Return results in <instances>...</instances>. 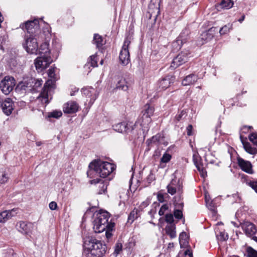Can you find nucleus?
Returning <instances> with one entry per match:
<instances>
[{
	"label": "nucleus",
	"instance_id": "nucleus-1",
	"mask_svg": "<svg viewBox=\"0 0 257 257\" xmlns=\"http://www.w3.org/2000/svg\"><path fill=\"white\" fill-rule=\"evenodd\" d=\"M83 257H102L106 253V245L92 236L84 238Z\"/></svg>",
	"mask_w": 257,
	"mask_h": 257
},
{
	"label": "nucleus",
	"instance_id": "nucleus-2",
	"mask_svg": "<svg viewBox=\"0 0 257 257\" xmlns=\"http://www.w3.org/2000/svg\"><path fill=\"white\" fill-rule=\"evenodd\" d=\"M89 170L87 171V176L90 178L93 177L95 173L101 178H106L114 170L113 165L107 162L103 161L100 159L95 160L89 165Z\"/></svg>",
	"mask_w": 257,
	"mask_h": 257
},
{
	"label": "nucleus",
	"instance_id": "nucleus-3",
	"mask_svg": "<svg viewBox=\"0 0 257 257\" xmlns=\"http://www.w3.org/2000/svg\"><path fill=\"white\" fill-rule=\"evenodd\" d=\"M109 214L108 212L103 210H99L94 214V219L93 221V228L95 233H100L105 230L106 228L108 230L112 229L114 223L109 222Z\"/></svg>",
	"mask_w": 257,
	"mask_h": 257
},
{
	"label": "nucleus",
	"instance_id": "nucleus-4",
	"mask_svg": "<svg viewBox=\"0 0 257 257\" xmlns=\"http://www.w3.org/2000/svg\"><path fill=\"white\" fill-rule=\"evenodd\" d=\"M50 36L49 27L45 28L43 33H40V35H35L33 36H26V42L24 46L28 53L31 54H37L38 49V41H43L46 37Z\"/></svg>",
	"mask_w": 257,
	"mask_h": 257
},
{
	"label": "nucleus",
	"instance_id": "nucleus-5",
	"mask_svg": "<svg viewBox=\"0 0 257 257\" xmlns=\"http://www.w3.org/2000/svg\"><path fill=\"white\" fill-rule=\"evenodd\" d=\"M55 67H51L48 70V76L53 80H49L45 84L43 90L37 98V101H41L42 104H47L49 102L48 91L52 87L53 81L56 80L55 77Z\"/></svg>",
	"mask_w": 257,
	"mask_h": 257
},
{
	"label": "nucleus",
	"instance_id": "nucleus-6",
	"mask_svg": "<svg viewBox=\"0 0 257 257\" xmlns=\"http://www.w3.org/2000/svg\"><path fill=\"white\" fill-rule=\"evenodd\" d=\"M39 22L38 19L34 20L28 21L25 23L20 25V28L25 31H27L29 34V36H33L35 35H39Z\"/></svg>",
	"mask_w": 257,
	"mask_h": 257
},
{
	"label": "nucleus",
	"instance_id": "nucleus-7",
	"mask_svg": "<svg viewBox=\"0 0 257 257\" xmlns=\"http://www.w3.org/2000/svg\"><path fill=\"white\" fill-rule=\"evenodd\" d=\"M190 54L191 53L188 50L181 51L173 59L171 64V67L176 68L187 62L190 57Z\"/></svg>",
	"mask_w": 257,
	"mask_h": 257
},
{
	"label": "nucleus",
	"instance_id": "nucleus-8",
	"mask_svg": "<svg viewBox=\"0 0 257 257\" xmlns=\"http://www.w3.org/2000/svg\"><path fill=\"white\" fill-rule=\"evenodd\" d=\"M15 85L16 81L14 78L6 76L0 82V88L3 93L8 95L13 90Z\"/></svg>",
	"mask_w": 257,
	"mask_h": 257
},
{
	"label": "nucleus",
	"instance_id": "nucleus-9",
	"mask_svg": "<svg viewBox=\"0 0 257 257\" xmlns=\"http://www.w3.org/2000/svg\"><path fill=\"white\" fill-rule=\"evenodd\" d=\"M130 43L131 38L127 37L123 42V45L119 53V61L123 65H127L130 62V56L128 51V46Z\"/></svg>",
	"mask_w": 257,
	"mask_h": 257
},
{
	"label": "nucleus",
	"instance_id": "nucleus-10",
	"mask_svg": "<svg viewBox=\"0 0 257 257\" xmlns=\"http://www.w3.org/2000/svg\"><path fill=\"white\" fill-rule=\"evenodd\" d=\"M52 62L50 55H40L35 60V65L38 71H41L47 68Z\"/></svg>",
	"mask_w": 257,
	"mask_h": 257
},
{
	"label": "nucleus",
	"instance_id": "nucleus-11",
	"mask_svg": "<svg viewBox=\"0 0 257 257\" xmlns=\"http://www.w3.org/2000/svg\"><path fill=\"white\" fill-rule=\"evenodd\" d=\"M154 112V108L153 106H151L149 104H146L143 107L142 110V121L141 122V125L145 126L148 125L151 122L152 119L151 117L153 115Z\"/></svg>",
	"mask_w": 257,
	"mask_h": 257
},
{
	"label": "nucleus",
	"instance_id": "nucleus-12",
	"mask_svg": "<svg viewBox=\"0 0 257 257\" xmlns=\"http://www.w3.org/2000/svg\"><path fill=\"white\" fill-rule=\"evenodd\" d=\"M136 126V123L123 121L112 125L114 131L119 133H129L132 132Z\"/></svg>",
	"mask_w": 257,
	"mask_h": 257
},
{
	"label": "nucleus",
	"instance_id": "nucleus-13",
	"mask_svg": "<svg viewBox=\"0 0 257 257\" xmlns=\"http://www.w3.org/2000/svg\"><path fill=\"white\" fill-rule=\"evenodd\" d=\"M241 227L247 236L252 237V239L257 242L256 229L253 223L248 221L244 222L241 224Z\"/></svg>",
	"mask_w": 257,
	"mask_h": 257
},
{
	"label": "nucleus",
	"instance_id": "nucleus-14",
	"mask_svg": "<svg viewBox=\"0 0 257 257\" xmlns=\"http://www.w3.org/2000/svg\"><path fill=\"white\" fill-rule=\"evenodd\" d=\"M167 188L168 192L172 195L175 194L176 192L181 194L183 192L182 183H180V181L178 180L177 184H176V181L173 180L170 184L168 185Z\"/></svg>",
	"mask_w": 257,
	"mask_h": 257
},
{
	"label": "nucleus",
	"instance_id": "nucleus-15",
	"mask_svg": "<svg viewBox=\"0 0 257 257\" xmlns=\"http://www.w3.org/2000/svg\"><path fill=\"white\" fill-rule=\"evenodd\" d=\"M34 81V78L31 77L24 78L22 82L18 84L17 88L21 90L31 91L33 90L32 85L33 84Z\"/></svg>",
	"mask_w": 257,
	"mask_h": 257
},
{
	"label": "nucleus",
	"instance_id": "nucleus-16",
	"mask_svg": "<svg viewBox=\"0 0 257 257\" xmlns=\"http://www.w3.org/2000/svg\"><path fill=\"white\" fill-rule=\"evenodd\" d=\"M1 106L3 112L7 115L11 114L14 108V102L10 98H7L3 101Z\"/></svg>",
	"mask_w": 257,
	"mask_h": 257
},
{
	"label": "nucleus",
	"instance_id": "nucleus-17",
	"mask_svg": "<svg viewBox=\"0 0 257 257\" xmlns=\"http://www.w3.org/2000/svg\"><path fill=\"white\" fill-rule=\"evenodd\" d=\"M79 105L76 101H69L63 105V110L64 113L72 114L76 112Z\"/></svg>",
	"mask_w": 257,
	"mask_h": 257
},
{
	"label": "nucleus",
	"instance_id": "nucleus-18",
	"mask_svg": "<svg viewBox=\"0 0 257 257\" xmlns=\"http://www.w3.org/2000/svg\"><path fill=\"white\" fill-rule=\"evenodd\" d=\"M238 164L240 169L246 173L250 174H253L252 165L249 161H245L242 158H238Z\"/></svg>",
	"mask_w": 257,
	"mask_h": 257
},
{
	"label": "nucleus",
	"instance_id": "nucleus-19",
	"mask_svg": "<svg viewBox=\"0 0 257 257\" xmlns=\"http://www.w3.org/2000/svg\"><path fill=\"white\" fill-rule=\"evenodd\" d=\"M18 230L24 234H28L32 230L33 224L24 221H20L17 225Z\"/></svg>",
	"mask_w": 257,
	"mask_h": 257
},
{
	"label": "nucleus",
	"instance_id": "nucleus-20",
	"mask_svg": "<svg viewBox=\"0 0 257 257\" xmlns=\"http://www.w3.org/2000/svg\"><path fill=\"white\" fill-rule=\"evenodd\" d=\"M17 212L16 209L5 210L0 213V223H5L8 220L15 216Z\"/></svg>",
	"mask_w": 257,
	"mask_h": 257
},
{
	"label": "nucleus",
	"instance_id": "nucleus-21",
	"mask_svg": "<svg viewBox=\"0 0 257 257\" xmlns=\"http://www.w3.org/2000/svg\"><path fill=\"white\" fill-rule=\"evenodd\" d=\"M190 30L188 28H185L182 30L179 36L178 37L176 42L174 43V44L177 43L179 45L180 43L182 45L183 43H185L190 38Z\"/></svg>",
	"mask_w": 257,
	"mask_h": 257
},
{
	"label": "nucleus",
	"instance_id": "nucleus-22",
	"mask_svg": "<svg viewBox=\"0 0 257 257\" xmlns=\"http://www.w3.org/2000/svg\"><path fill=\"white\" fill-rule=\"evenodd\" d=\"M128 88L127 83L125 79L122 77H118L116 80V84L113 90H121L126 91Z\"/></svg>",
	"mask_w": 257,
	"mask_h": 257
},
{
	"label": "nucleus",
	"instance_id": "nucleus-23",
	"mask_svg": "<svg viewBox=\"0 0 257 257\" xmlns=\"http://www.w3.org/2000/svg\"><path fill=\"white\" fill-rule=\"evenodd\" d=\"M197 80L198 76L194 74H191L184 78L182 83L184 86L189 85L196 82Z\"/></svg>",
	"mask_w": 257,
	"mask_h": 257
},
{
	"label": "nucleus",
	"instance_id": "nucleus-24",
	"mask_svg": "<svg viewBox=\"0 0 257 257\" xmlns=\"http://www.w3.org/2000/svg\"><path fill=\"white\" fill-rule=\"evenodd\" d=\"M10 178L9 170L7 168L0 169V183L4 184L8 182Z\"/></svg>",
	"mask_w": 257,
	"mask_h": 257
},
{
	"label": "nucleus",
	"instance_id": "nucleus-25",
	"mask_svg": "<svg viewBox=\"0 0 257 257\" xmlns=\"http://www.w3.org/2000/svg\"><path fill=\"white\" fill-rule=\"evenodd\" d=\"M164 137L161 134H158L156 135L153 136L151 139H148L147 141V143L148 145H150L151 143H157L161 144L163 143Z\"/></svg>",
	"mask_w": 257,
	"mask_h": 257
},
{
	"label": "nucleus",
	"instance_id": "nucleus-26",
	"mask_svg": "<svg viewBox=\"0 0 257 257\" xmlns=\"http://www.w3.org/2000/svg\"><path fill=\"white\" fill-rule=\"evenodd\" d=\"M176 226L175 224H170L167 225L165 228L166 233L170 236L171 239L176 237V233L175 231Z\"/></svg>",
	"mask_w": 257,
	"mask_h": 257
},
{
	"label": "nucleus",
	"instance_id": "nucleus-27",
	"mask_svg": "<svg viewBox=\"0 0 257 257\" xmlns=\"http://www.w3.org/2000/svg\"><path fill=\"white\" fill-rule=\"evenodd\" d=\"M171 78L169 76L162 78L159 82V87L163 89H165L169 87L171 83Z\"/></svg>",
	"mask_w": 257,
	"mask_h": 257
},
{
	"label": "nucleus",
	"instance_id": "nucleus-28",
	"mask_svg": "<svg viewBox=\"0 0 257 257\" xmlns=\"http://www.w3.org/2000/svg\"><path fill=\"white\" fill-rule=\"evenodd\" d=\"M179 239L181 248L185 247L188 245L187 235L186 232H181L179 235Z\"/></svg>",
	"mask_w": 257,
	"mask_h": 257
},
{
	"label": "nucleus",
	"instance_id": "nucleus-29",
	"mask_svg": "<svg viewBox=\"0 0 257 257\" xmlns=\"http://www.w3.org/2000/svg\"><path fill=\"white\" fill-rule=\"evenodd\" d=\"M93 43L96 45L97 48H100L103 45L102 37L98 34H95L93 36Z\"/></svg>",
	"mask_w": 257,
	"mask_h": 257
},
{
	"label": "nucleus",
	"instance_id": "nucleus-30",
	"mask_svg": "<svg viewBox=\"0 0 257 257\" xmlns=\"http://www.w3.org/2000/svg\"><path fill=\"white\" fill-rule=\"evenodd\" d=\"M48 44L47 42L43 43L39 49L40 55H50V51L48 48Z\"/></svg>",
	"mask_w": 257,
	"mask_h": 257
},
{
	"label": "nucleus",
	"instance_id": "nucleus-31",
	"mask_svg": "<svg viewBox=\"0 0 257 257\" xmlns=\"http://www.w3.org/2000/svg\"><path fill=\"white\" fill-rule=\"evenodd\" d=\"M233 2L232 0H221L219 6L223 9H229L232 7Z\"/></svg>",
	"mask_w": 257,
	"mask_h": 257
},
{
	"label": "nucleus",
	"instance_id": "nucleus-32",
	"mask_svg": "<svg viewBox=\"0 0 257 257\" xmlns=\"http://www.w3.org/2000/svg\"><path fill=\"white\" fill-rule=\"evenodd\" d=\"M242 143L243 144L244 149L247 153L250 154H255L256 153V149L252 148L249 143H244L243 142H242Z\"/></svg>",
	"mask_w": 257,
	"mask_h": 257
},
{
	"label": "nucleus",
	"instance_id": "nucleus-33",
	"mask_svg": "<svg viewBox=\"0 0 257 257\" xmlns=\"http://www.w3.org/2000/svg\"><path fill=\"white\" fill-rule=\"evenodd\" d=\"M194 164L195 165L197 170L200 172L201 176L205 178L207 176V172L202 167V165L197 163L194 159H193Z\"/></svg>",
	"mask_w": 257,
	"mask_h": 257
},
{
	"label": "nucleus",
	"instance_id": "nucleus-34",
	"mask_svg": "<svg viewBox=\"0 0 257 257\" xmlns=\"http://www.w3.org/2000/svg\"><path fill=\"white\" fill-rule=\"evenodd\" d=\"M139 211L138 209L136 208L132 210L128 217V221H130L131 223H132L135 219H136L139 216Z\"/></svg>",
	"mask_w": 257,
	"mask_h": 257
},
{
	"label": "nucleus",
	"instance_id": "nucleus-35",
	"mask_svg": "<svg viewBox=\"0 0 257 257\" xmlns=\"http://www.w3.org/2000/svg\"><path fill=\"white\" fill-rule=\"evenodd\" d=\"M155 180V176L152 173V172L151 171L149 175L146 178V180L144 181L145 186H148Z\"/></svg>",
	"mask_w": 257,
	"mask_h": 257
},
{
	"label": "nucleus",
	"instance_id": "nucleus-36",
	"mask_svg": "<svg viewBox=\"0 0 257 257\" xmlns=\"http://www.w3.org/2000/svg\"><path fill=\"white\" fill-rule=\"evenodd\" d=\"M43 81L40 79H36L34 78V81L33 82V84L32 85L33 87V90L31 91H37L38 88L41 87L42 85Z\"/></svg>",
	"mask_w": 257,
	"mask_h": 257
},
{
	"label": "nucleus",
	"instance_id": "nucleus-37",
	"mask_svg": "<svg viewBox=\"0 0 257 257\" xmlns=\"http://www.w3.org/2000/svg\"><path fill=\"white\" fill-rule=\"evenodd\" d=\"M201 38L202 40L208 41L211 40L212 38V34L210 33L208 31L203 32L201 35Z\"/></svg>",
	"mask_w": 257,
	"mask_h": 257
},
{
	"label": "nucleus",
	"instance_id": "nucleus-38",
	"mask_svg": "<svg viewBox=\"0 0 257 257\" xmlns=\"http://www.w3.org/2000/svg\"><path fill=\"white\" fill-rule=\"evenodd\" d=\"M247 257H257V251L251 247L247 248Z\"/></svg>",
	"mask_w": 257,
	"mask_h": 257
},
{
	"label": "nucleus",
	"instance_id": "nucleus-39",
	"mask_svg": "<svg viewBox=\"0 0 257 257\" xmlns=\"http://www.w3.org/2000/svg\"><path fill=\"white\" fill-rule=\"evenodd\" d=\"M62 115V113L60 110H54L52 112L49 113V117H53L58 118Z\"/></svg>",
	"mask_w": 257,
	"mask_h": 257
},
{
	"label": "nucleus",
	"instance_id": "nucleus-40",
	"mask_svg": "<svg viewBox=\"0 0 257 257\" xmlns=\"http://www.w3.org/2000/svg\"><path fill=\"white\" fill-rule=\"evenodd\" d=\"M89 63H90V66L93 67L97 66V61L96 58V55H94L90 57L89 59Z\"/></svg>",
	"mask_w": 257,
	"mask_h": 257
},
{
	"label": "nucleus",
	"instance_id": "nucleus-41",
	"mask_svg": "<svg viewBox=\"0 0 257 257\" xmlns=\"http://www.w3.org/2000/svg\"><path fill=\"white\" fill-rule=\"evenodd\" d=\"M246 184L257 193V180L246 182Z\"/></svg>",
	"mask_w": 257,
	"mask_h": 257
},
{
	"label": "nucleus",
	"instance_id": "nucleus-42",
	"mask_svg": "<svg viewBox=\"0 0 257 257\" xmlns=\"http://www.w3.org/2000/svg\"><path fill=\"white\" fill-rule=\"evenodd\" d=\"M171 159V156L169 154L165 153L161 159V162L167 163L169 162Z\"/></svg>",
	"mask_w": 257,
	"mask_h": 257
},
{
	"label": "nucleus",
	"instance_id": "nucleus-43",
	"mask_svg": "<svg viewBox=\"0 0 257 257\" xmlns=\"http://www.w3.org/2000/svg\"><path fill=\"white\" fill-rule=\"evenodd\" d=\"M249 140L257 146V133H252L248 137Z\"/></svg>",
	"mask_w": 257,
	"mask_h": 257
},
{
	"label": "nucleus",
	"instance_id": "nucleus-44",
	"mask_svg": "<svg viewBox=\"0 0 257 257\" xmlns=\"http://www.w3.org/2000/svg\"><path fill=\"white\" fill-rule=\"evenodd\" d=\"M218 239L221 241H224L228 239V236L227 234L224 232H220L219 234L217 235Z\"/></svg>",
	"mask_w": 257,
	"mask_h": 257
},
{
	"label": "nucleus",
	"instance_id": "nucleus-45",
	"mask_svg": "<svg viewBox=\"0 0 257 257\" xmlns=\"http://www.w3.org/2000/svg\"><path fill=\"white\" fill-rule=\"evenodd\" d=\"M165 221L170 224H173L172 223L174 222V217L173 214L171 213L166 214L165 215Z\"/></svg>",
	"mask_w": 257,
	"mask_h": 257
},
{
	"label": "nucleus",
	"instance_id": "nucleus-46",
	"mask_svg": "<svg viewBox=\"0 0 257 257\" xmlns=\"http://www.w3.org/2000/svg\"><path fill=\"white\" fill-rule=\"evenodd\" d=\"M83 93L88 97L90 98L91 97V95L90 93L95 92V90L92 88L89 89H83Z\"/></svg>",
	"mask_w": 257,
	"mask_h": 257
},
{
	"label": "nucleus",
	"instance_id": "nucleus-47",
	"mask_svg": "<svg viewBox=\"0 0 257 257\" xmlns=\"http://www.w3.org/2000/svg\"><path fill=\"white\" fill-rule=\"evenodd\" d=\"M174 215L176 218L180 219L183 217V213L180 209H175L174 211Z\"/></svg>",
	"mask_w": 257,
	"mask_h": 257
},
{
	"label": "nucleus",
	"instance_id": "nucleus-48",
	"mask_svg": "<svg viewBox=\"0 0 257 257\" xmlns=\"http://www.w3.org/2000/svg\"><path fill=\"white\" fill-rule=\"evenodd\" d=\"M99 187L100 189L98 192V194H102L103 193H105L107 189V185L104 184L103 182L101 183L99 185Z\"/></svg>",
	"mask_w": 257,
	"mask_h": 257
},
{
	"label": "nucleus",
	"instance_id": "nucleus-49",
	"mask_svg": "<svg viewBox=\"0 0 257 257\" xmlns=\"http://www.w3.org/2000/svg\"><path fill=\"white\" fill-rule=\"evenodd\" d=\"M122 244L121 243H117L115 245L114 253L117 255L119 253L120 251L122 250Z\"/></svg>",
	"mask_w": 257,
	"mask_h": 257
},
{
	"label": "nucleus",
	"instance_id": "nucleus-50",
	"mask_svg": "<svg viewBox=\"0 0 257 257\" xmlns=\"http://www.w3.org/2000/svg\"><path fill=\"white\" fill-rule=\"evenodd\" d=\"M229 31V27L227 25L223 26L219 30V33H220V35L225 34L227 33H228Z\"/></svg>",
	"mask_w": 257,
	"mask_h": 257
},
{
	"label": "nucleus",
	"instance_id": "nucleus-51",
	"mask_svg": "<svg viewBox=\"0 0 257 257\" xmlns=\"http://www.w3.org/2000/svg\"><path fill=\"white\" fill-rule=\"evenodd\" d=\"M168 209V206L167 204H164L161 207L159 211V214L160 216H162L164 214L165 211Z\"/></svg>",
	"mask_w": 257,
	"mask_h": 257
},
{
	"label": "nucleus",
	"instance_id": "nucleus-52",
	"mask_svg": "<svg viewBox=\"0 0 257 257\" xmlns=\"http://www.w3.org/2000/svg\"><path fill=\"white\" fill-rule=\"evenodd\" d=\"M186 111L182 110L181 111V112L179 114L177 115L175 117V119L177 120V121H180L182 119L183 116L184 115H186Z\"/></svg>",
	"mask_w": 257,
	"mask_h": 257
},
{
	"label": "nucleus",
	"instance_id": "nucleus-53",
	"mask_svg": "<svg viewBox=\"0 0 257 257\" xmlns=\"http://www.w3.org/2000/svg\"><path fill=\"white\" fill-rule=\"evenodd\" d=\"M49 206L51 210H55L57 209V204L56 202L54 201H52L49 203Z\"/></svg>",
	"mask_w": 257,
	"mask_h": 257
},
{
	"label": "nucleus",
	"instance_id": "nucleus-54",
	"mask_svg": "<svg viewBox=\"0 0 257 257\" xmlns=\"http://www.w3.org/2000/svg\"><path fill=\"white\" fill-rule=\"evenodd\" d=\"M208 31L210 33L212 34V38H213L215 34L217 32V29L216 27H212L210 29H209Z\"/></svg>",
	"mask_w": 257,
	"mask_h": 257
},
{
	"label": "nucleus",
	"instance_id": "nucleus-55",
	"mask_svg": "<svg viewBox=\"0 0 257 257\" xmlns=\"http://www.w3.org/2000/svg\"><path fill=\"white\" fill-rule=\"evenodd\" d=\"M192 125L190 124L187 127V135L191 136L192 135Z\"/></svg>",
	"mask_w": 257,
	"mask_h": 257
},
{
	"label": "nucleus",
	"instance_id": "nucleus-56",
	"mask_svg": "<svg viewBox=\"0 0 257 257\" xmlns=\"http://www.w3.org/2000/svg\"><path fill=\"white\" fill-rule=\"evenodd\" d=\"M157 198L159 202H163L164 201V195L162 194H158Z\"/></svg>",
	"mask_w": 257,
	"mask_h": 257
},
{
	"label": "nucleus",
	"instance_id": "nucleus-57",
	"mask_svg": "<svg viewBox=\"0 0 257 257\" xmlns=\"http://www.w3.org/2000/svg\"><path fill=\"white\" fill-rule=\"evenodd\" d=\"M185 257H193L192 253L189 249L186 250L184 253Z\"/></svg>",
	"mask_w": 257,
	"mask_h": 257
},
{
	"label": "nucleus",
	"instance_id": "nucleus-58",
	"mask_svg": "<svg viewBox=\"0 0 257 257\" xmlns=\"http://www.w3.org/2000/svg\"><path fill=\"white\" fill-rule=\"evenodd\" d=\"M112 229H111V230H108V228H106L105 229L106 230V232H105V234H106V236L107 238H109L111 237L112 234L111 233V231H112Z\"/></svg>",
	"mask_w": 257,
	"mask_h": 257
},
{
	"label": "nucleus",
	"instance_id": "nucleus-59",
	"mask_svg": "<svg viewBox=\"0 0 257 257\" xmlns=\"http://www.w3.org/2000/svg\"><path fill=\"white\" fill-rule=\"evenodd\" d=\"M252 128V126H243V127L242 128V133H247L248 130L250 128Z\"/></svg>",
	"mask_w": 257,
	"mask_h": 257
},
{
	"label": "nucleus",
	"instance_id": "nucleus-60",
	"mask_svg": "<svg viewBox=\"0 0 257 257\" xmlns=\"http://www.w3.org/2000/svg\"><path fill=\"white\" fill-rule=\"evenodd\" d=\"M244 18H245V16L244 15H243L238 20V22H239L240 23H242L243 20H244Z\"/></svg>",
	"mask_w": 257,
	"mask_h": 257
},
{
	"label": "nucleus",
	"instance_id": "nucleus-61",
	"mask_svg": "<svg viewBox=\"0 0 257 257\" xmlns=\"http://www.w3.org/2000/svg\"><path fill=\"white\" fill-rule=\"evenodd\" d=\"M100 181V180H99V179H96V180L94 179V180H92L91 182V183H92L93 182H94L95 183H99Z\"/></svg>",
	"mask_w": 257,
	"mask_h": 257
},
{
	"label": "nucleus",
	"instance_id": "nucleus-62",
	"mask_svg": "<svg viewBox=\"0 0 257 257\" xmlns=\"http://www.w3.org/2000/svg\"><path fill=\"white\" fill-rule=\"evenodd\" d=\"M168 248H171L174 247V243L173 242H170L168 244Z\"/></svg>",
	"mask_w": 257,
	"mask_h": 257
},
{
	"label": "nucleus",
	"instance_id": "nucleus-63",
	"mask_svg": "<svg viewBox=\"0 0 257 257\" xmlns=\"http://www.w3.org/2000/svg\"><path fill=\"white\" fill-rule=\"evenodd\" d=\"M4 21V18L2 16L1 13L0 12V23L1 24Z\"/></svg>",
	"mask_w": 257,
	"mask_h": 257
},
{
	"label": "nucleus",
	"instance_id": "nucleus-64",
	"mask_svg": "<svg viewBox=\"0 0 257 257\" xmlns=\"http://www.w3.org/2000/svg\"><path fill=\"white\" fill-rule=\"evenodd\" d=\"M142 205L143 206H147L148 205V204L147 202H143L142 203Z\"/></svg>",
	"mask_w": 257,
	"mask_h": 257
}]
</instances>
